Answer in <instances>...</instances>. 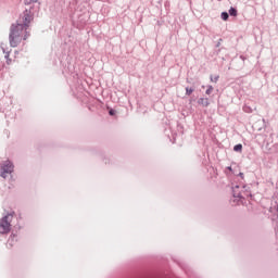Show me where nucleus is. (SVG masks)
<instances>
[{"label": "nucleus", "instance_id": "1", "mask_svg": "<svg viewBox=\"0 0 278 278\" xmlns=\"http://www.w3.org/2000/svg\"><path fill=\"white\" fill-rule=\"evenodd\" d=\"M31 21H34L31 11L25 10L18 21L11 25L9 34L10 47L16 48L20 42L29 38V31H27V29H29V23H31Z\"/></svg>", "mask_w": 278, "mask_h": 278}, {"label": "nucleus", "instance_id": "2", "mask_svg": "<svg viewBox=\"0 0 278 278\" xmlns=\"http://www.w3.org/2000/svg\"><path fill=\"white\" fill-rule=\"evenodd\" d=\"M232 197L233 199H249V197H253V194H251V187L250 186H243L241 187L240 190V186H235L232 187Z\"/></svg>", "mask_w": 278, "mask_h": 278}, {"label": "nucleus", "instance_id": "3", "mask_svg": "<svg viewBox=\"0 0 278 278\" xmlns=\"http://www.w3.org/2000/svg\"><path fill=\"white\" fill-rule=\"evenodd\" d=\"M12 218H14V212L9 213L0 219V233H10L12 229Z\"/></svg>", "mask_w": 278, "mask_h": 278}, {"label": "nucleus", "instance_id": "4", "mask_svg": "<svg viewBox=\"0 0 278 278\" xmlns=\"http://www.w3.org/2000/svg\"><path fill=\"white\" fill-rule=\"evenodd\" d=\"M12 173H14V163L10 160L4 161L0 165V177L7 179L8 175H12Z\"/></svg>", "mask_w": 278, "mask_h": 278}, {"label": "nucleus", "instance_id": "5", "mask_svg": "<svg viewBox=\"0 0 278 278\" xmlns=\"http://www.w3.org/2000/svg\"><path fill=\"white\" fill-rule=\"evenodd\" d=\"M199 105H202V108H207L210 105V99L207 98H200L198 100Z\"/></svg>", "mask_w": 278, "mask_h": 278}, {"label": "nucleus", "instance_id": "6", "mask_svg": "<svg viewBox=\"0 0 278 278\" xmlns=\"http://www.w3.org/2000/svg\"><path fill=\"white\" fill-rule=\"evenodd\" d=\"M228 14L230 16H238V10L236 8H230Z\"/></svg>", "mask_w": 278, "mask_h": 278}, {"label": "nucleus", "instance_id": "7", "mask_svg": "<svg viewBox=\"0 0 278 278\" xmlns=\"http://www.w3.org/2000/svg\"><path fill=\"white\" fill-rule=\"evenodd\" d=\"M233 151L237 153H242V143H238L233 147Z\"/></svg>", "mask_w": 278, "mask_h": 278}, {"label": "nucleus", "instance_id": "8", "mask_svg": "<svg viewBox=\"0 0 278 278\" xmlns=\"http://www.w3.org/2000/svg\"><path fill=\"white\" fill-rule=\"evenodd\" d=\"M192 92H194V88L186 87V94H187V97H190V94H192Z\"/></svg>", "mask_w": 278, "mask_h": 278}, {"label": "nucleus", "instance_id": "9", "mask_svg": "<svg viewBox=\"0 0 278 278\" xmlns=\"http://www.w3.org/2000/svg\"><path fill=\"white\" fill-rule=\"evenodd\" d=\"M212 92H214V87L212 86V85H208L207 86V89H206V91H205V94H212Z\"/></svg>", "mask_w": 278, "mask_h": 278}, {"label": "nucleus", "instance_id": "10", "mask_svg": "<svg viewBox=\"0 0 278 278\" xmlns=\"http://www.w3.org/2000/svg\"><path fill=\"white\" fill-rule=\"evenodd\" d=\"M222 20H223V21H229V13H227V12H222Z\"/></svg>", "mask_w": 278, "mask_h": 278}, {"label": "nucleus", "instance_id": "11", "mask_svg": "<svg viewBox=\"0 0 278 278\" xmlns=\"http://www.w3.org/2000/svg\"><path fill=\"white\" fill-rule=\"evenodd\" d=\"M218 79H219V76H215V77L211 76V81H214L215 84L216 81H218Z\"/></svg>", "mask_w": 278, "mask_h": 278}, {"label": "nucleus", "instance_id": "12", "mask_svg": "<svg viewBox=\"0 0 278 278\" xmlns=\"http://www.w3.org/2000/svg\"><path fill=\"white\" fill-rule=\"evenodd\" d=\"M109 114H110V116H115V115H116V111L113 110V109H111V110L109 111Z\"/></svg>", "mask_w": 278, "mask_h": 278}, {"label": "nucleus", "instance_id": "13", "mask_svg": "<svg viewBox=\"0 0 278 278\" xmlns=\"http://www.w3.org/2000/svg\"><path fill=\"white\" fill-rule=\"evenodd\" d=\"M27 3H38V0H29Z\"/></svg>", "mask_w": 278, "mask_h": 278}, {"label": "nucleus", "instance_id": "14", "mask_svg": "<svg viewBox=\"0 0 278 278\" xmlns=\"http://www.w3.org/2000/svg\"><path fill=\"white\" fill-rule=\"evenodd\" d=\"M239 175H240V177H244V174H243V173H240Z\"/></svg>", "mask_w": 278, "mask_h": 278}, {"label": "nucleus", "instance_id": "15", "mask_svg": "<svg viewBox=\"0 0 278 278\" xmlns=\"http://www.w3.org/2000/svg\"><path fill=\"white\" fill-rule=\"evenodd\" d=\"M5 58H7V59L10 58V54H5Z\"/></svg>", "mask_w": 278, "mask_h": 278}]
</instances>
